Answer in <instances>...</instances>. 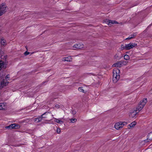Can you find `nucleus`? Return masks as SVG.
I'll use <instances>...</instances> for the list:
<instances>
[{
  "instance_id": "25",
  "label": "nucleus",
  "mask_w": 152,
  "mask_h": 152,
  "mask_svg": "<svg viewBox=\"0 0 152 152\" xmlns=\"http://www.w3.org/2000/svg\"><path fill=\"white\" fill-rule=\"evenodd\" d=\"M134 34H133V35H132L129 36V37L126 39H131L132 38L134 37Z\"/></svg>"
},
{
  "instance_id": "30",
  "label": "nucleus",
  "mask_w": 152,
  "mask_h": 152,
  "mask_svg": "<svg viewBox=\"0 0 152 152\" xmlns=\"http://www.w3.org/2000/svg\"><path fill=\"white\" fill-rule=\"evenodd\" d=\"M117 64H116V63H114V64H113L112 66L113 67H117Z\"/></svg>"
},
{
  "instance_id": "24",
  "label": "nucleus",
  "mask_w": 152,
  "mask_h": 152,
  "mask_svg": "<svg viewBox=\"0 0 152 152\" xmlns=\"http://www.w3.org/2000/svg\"><path fill=\"white\" fill-rule=\"evenodd\" d=\"M31 53V54H32V53H30L29 52H28L27 51H26L24 53V54L25 55V56H27L30 54Z\"/></svg>"
},
{
  "instance_id": "35",
  "label": "nucleus",
  "mask_w": 152,
  "mask_h": 152,
  "mask_svg": "<svg viewBox=\"0 0 152 152\" xmlns=\"http://www.w3.org/2000/svg\"><path fill=\"white\" fill-rule=\"evenodd\" d=\"M77 50H82V49H81V48H77Z\"/></svg>"
},
{
  "instance_id": "12",
  "label": "nucleus",
  "mask_w": 152,
  "mask_h": 152,
  "mask_svg": "<svg viewBox=\"0 0 152 152\" xmlns=\"http://www.w3.org/2000/svg\"><path fill=\"white\" fill-rule=\"evenodd\" d=\"M8 82H5V80H3L2 81H1V88H3L4 86H5L7 84H8Z\"/></svg>"
},
{
  "instance_id": "38",
  "label": "nucleus",
  "mask_w": 152,
  "mask_h": 152,
  "mask_svg": "<svg viewBox=\"0 0 152 152\" xmlns=\"http://www.w3.org/2000/svg\"><path fill=\"white\" fill-rule=\"evenodd\" d=\"M6 68V66H5L4 67L5 68Z\"/></svg>"
},
{
  "instance_id": "40",
  "label": "nucleus",
  "mask_w": 152,
  "mask_h": 152,
  "mask_svg": "<svg viewBox=\"0 0 152 152\" xmlns=\"http://www.w3.org/2000/svg\"><path fill=\"white\" fill-rule=\"evenodd\" d=\"M73 50H76V49H73Z\"/></svg>"
},
{
  "instance_id": "1",
  "label": "nucleus",
  "mask_w": 152,
  "mask_h": 152,
  "mask_svg": "<svg viewBox=\"0 0 152 152\" xmlns=\"http://www.w3.org/2000/svg\"><path fill=\"white\" fill-rule=\"evenodd\" d=\"M147 102V98H144L143 100L141 101L139 104V105L136 108L135 110H134L133 112H131L129 115V116L132 118L134 117L137 113V111H140L145 105Z\"/></svg>"
},
{
  "instance_id": "34",
  "label": "nucleus",
  "mask_w": 152,
  "mask_h": 152,
  "mask_svg": "<svg viewBox=\"0 0 152 152\" xmlns=\"http://www.w3.org/2000/svg\"><path fill=\"white\" fill-rule=\"evenodd\" d=\"M45 113H46V114L44 115L43 116V117H45V118H46L47 117V115H46L47 114V112H46Z\"/></svg>"
},
{
  "instance_id": "10",
  "label": "nucleus",
  "mask_w": 152,
  "mask_h": 152,
  "mask_svg": "<svg viewBox=\"0 0 152 152\" xmlns=\"http://www.w3.org/2000/svg\"><path fill=\"white\" fill-rule=\"evenodd\" d=\"M149 140H152V132L149 133L147 136V138L146 140H144L145 142H148Z\"/></svg>"
},
{
  "instance_id": "20",
  "label": "nucleus",
  "mask_w": 152,
  "mask_h": 152,
  "mask_svg": "<svg viewBox=\"0 0 152 152\" xmlns=\"http://www.w3.org/2000/svg\"><path fill=\"white\" fill-rule=\"evenodd\" d=\"M124 58L125 60H127L129 59V56L127 55H125L124 56Z\"/></svg>"
},
{
  "instance_id": "5",
  "label": "nucleus",
  "mask_w": 152,
  "mask_h": 152,
  "mask_svg": "<svg viewBox=\"0 0 152 152\" xmlns=\"http://www.w3.org/2000/svg\"><path fill=\"white\" fill-rule=\"evenodd\" d=\"M6 105V103H0V110H5L7 108Z\"/></svg>"
},
{
  "instance_id": "33",
  "label": "nucleus",
  "mask_w": 152,
  "mask_h": 152,
  "mask_svg": "<svg viewBox=\"0 0 152 152\" xmlns=\"http://www.w3.org/2000/svg\"><path fill=\"white\" fill-rule=\"evenodd\" d=\"M88 74L89 75H92L94 76L95 75V74L92 73H88Z\"/></svg>"
},
{
  "instance_id": "28",
  "label": "nucleus",
  "mask_w": 152,
  "mask_h": 152,
  "mask_svg": "<svg viewBox=\"0 0 152 152\" xmlns=\"http://www.w3.org/2000/svg\"><path fill=\"white\" fill-rule=\"evenodd\" d=\"M10 78V77L9 75L6 76L5 79L7 80H8Z\"/></svg>"
},
{
  "instance_id": "3",
  "label": "nucleus",
  "mask_w": 152,
  "mask_h": 152,
  "mask_svg": "<svg viewBox=\"0 0 152 152\" xmlns=\"http://www.w3.org/2000/svg\"><path fill=\"white\" fill-rule=\"evenodd\" d=\"M7 6L2 4H0V16L3 15L7 11Z\"/></svg>"
},
{
  "instance_id": "13",
  "label": "nucleus",
  "mask_w": 152,
  "mask_h": 152,
  "mask_svg": "<svg viewBox=\"0 0 152 152\" xmlns=\"http://www.w3.org/2000/svg\"><path fill=\"white\" fill-rule=\"evenodd\" d=\"M120 123L121 122H119L115 124L114 127L116 129L118 130L121 128L120 125Z\"/></svg>"
},
{
  "instance_id": "14",
  "label": "nucleus",
  "mask_w": 152,
  "mask_h": 152,
  "mask_svg": "<svg viewBox=\"0 0 152 152\" xmlns=\"http://www.w3.org/2000/svg\"><path fill=\"white\" fill-rule=\"evenodd\" d=\"M83 45L82 43L75 44L73 46V48H77V47H80L82 46L81 48H84L83 47Z\"/></svg>"
},
{
  "instance_id": "39",
  "label": "nucleus",
  "mask_w": 152,
  "mask_h": 152,
  "mask_svg": "<svg viewBox=\"0 0 152 152\" xmlns=\"http://www.w3.org/2000/svg\"><path fill=\"white\" fill-rule=\"evenodd\" d=\"M134 36L136 35V34H134Z\"/></svg>"
},
{
  "instance_id": "36",
  "label": "nucleus",
  "mask_w": 152,
  "mask_h": 152,
  "mask_svg": "<svg viewBox=\"0 0 152 152\" xmlns=\"http://www.w3.org/2000/svg\"><path fill=\"white\" fill-rule=\"evenodd\" d=\"M121 48H124V46L123 45H121Z\"/></svg>"
},
{
  "instance_id": "11",
  "label": "nucleus",
  "mask_w": 152,
  "mask_h": 152,
  "mask_svg": "<svg viewBox=\"0 0 152 152\" xmlns=\"http://www.w3.org/2000/svg\"><path fill=\"white\" fill-rule=\"evenodd\" d=\"M72 58L71 56H69L67 57L63 58H62V61H72Z\"/></svg>"
},
{
  "instance_id": "4",
  "label": "nucleus",
  "mask_w": 152,
  "mask_h": 152,
  "mask_svg": "<svg viewBox=\"0 0 152 152\" xmlns=\"http://www.w3.org/2000/svg\"><path fill=\"white\" fill-rule=\"evenodd\" d=\"M4 58L5 59L4 60V61H0V71L1 70V69L4 67V64H7V62H6V58L7 56H4Z\"/></svg>"
},
{
  "instance_id": "19",
  "label": "nucleus",
  "mask_w": 152,
  "mask_h": 152,
  "mask_svg": "<svg viewBox=\"0 0 152 152\" xmlns=\"http://www.w3.org/2000/svg\"><path fill=\"white\" fill-rule=\"evenodd\" d=\"M136 124V123L134 121L132 123L130 124L129 125V126H130V127H132L134 126H135Z\"/></svg>"
},
{
  "instance_id": "2",
  "label": "nucleus",
  "mask_w": 152,
  "mask_h": 152,
  "mask_svg": "<svg viewBox=\"0 0 152 152\" xmlns=\"http://www.w3.org/2000/svg\"><path fill=\"white\" fill-rule=\"evenodd\" d=\"M118 72H120V70L118 69L116 71H113V81H115V82H116L117 80H119L120 77V76L119 74L117 73V71Z\"/></svg>"
},
{
  "instance_id": "7",
  "label": "nucleus",
  "mask_w": 152,
  "mask_h": 152,
  "mask_svg": "<svg viewBox=\"0 0 152 152\" xmlns=\"http://www.w3.org/2000/svg\"><path fill=\"white\" fill-rule=\"evenodd\" d=\"M46 113H45L42 115L41 116H39L38 117L35 118V121H36L37 122H39L41 121L43 118H45V117H43V116Z\"/></svg>"
},
{
  "instance_id": "17",
  "label": "nucleus",
  "mask_w": 152,
  "mask_h": 152,
  "mask_svg": "<svg viewBox=\"0 0 152 152\" xmlns=\"http://www.w3.org/2000/svg\"><path fill=\"white\" fill-rule=\"evenodd\" d=\"M120 126L121 128H122L123 126L125 125H126L127 124V122H120Z\"/></svg>"
},
{
  "instance_id": "16",
  "label": "nucleus",
  "mask_w": 152,
  "mask_h": 152,
  "mask_svg": "<svg viewBox=\"0 0 152 152\" xmlns=\"http://www.w3.org/2000/svg\"><path fill=\"white\" fill-rule=\"evenodd\" d=\"M117 64V67H121L122 66V65H121V61H118L116 62Z\"/></svg>"
},
{
  "instance_id": "8",
  "label": "nucleus",
  "mask_w": 152,
  "mask_h": 152,
  "mask_svg": "<svg viewBox=\"0 0 152 152\" xmlns=\"http://www.w3.org/2000/svg\"><path fill=\"white\" fill-rule=\"evenodd\" d=\"M6 44L7 43L5 40L3 38H1L0 39V47H5Z\"/></svg>"
},
{
  "instance_id": "18",
  "label": "nucleus",
  "mask_w": 152,
  "mask_h": 152,
  "mask_svg": "<svg viewBox=\"0 0 152 152\" xmlns=\"http://www.w3.org/2000/svg\"><path fill=\"white\" fill-rule=\"evenodd\" d=\"M55 121L57 123L60 124H62L64 123L63 121H62L61 120H60L58 119L55 118Z\"/></svg>"
},
{
  "instance_id": "21",
  "label": "nucleus",
  "mask_w": 152,
  "mask_h": 152,
  "mask_svg": "<svg viewBox=\"0 0 152 152\" xmlns=\"http://www.w3.org/2000/svg\"><path fill=\"white\" fill-rule=\"evenodd\" d=\"M78 90L79 91L82 92L83 93L84 92V90L83 89V87H80L78 88Z\"/></svg>"
},
{
  "instance_id": "9",
  "label": "nucleus",
  "mask_w": 152,
  "mask_h": 152,
  "mask_svg": "<svg viewBox=\"0 0 152 152\" xmlns=\"http://www.w3.org/2000/svg\"><path fill=\"white\" fill-rule=\"evenodd\" d=\"M137 46V44L130 43L127 44H126L124 46V48H134Z\"/></svg>"
},
{
  "instance_id": "27",
  "label": "nucleus",
  "mask_w": 152,
  "mask_h": 152,
  "mask_svg": "<svg viewBox=\"0 0 152 152\" xmlns=\"http://www.w3.org/2000/svg\"><path fill=\"white\" fill-rule=\"evenodd\" d=\"M20 126L19 125L15 124V129H18L20 128Z\"/></svg>"
},
{
  "instance_id": "37",
  "label": "nucleus",
  "mask_w": 152,
  "mask_h": 152,
  "mask_svg": "<svg viewBox=\"0 0 152 152\" xmlns=\"http://www.w3.org/2000/svg\"><path fill=\"white\" fill-rule=\"evenodd\" d=\"M151 25H149V26H148V27L149 26H150Z\"/></svg>"
},
{
  "instance_id": "29",
  "label": "nucleus",
  "mask_w": 152,
  "mask_h": 152,
  "mask_svg": "<svg viewBox=\"0 0 152 152\" xmlns=\"http://www.w3.org/2000/svg\"><path fill=\"white\" fill-rule=\"evenodd\" d=\"M57 132L58 134H60L61 132L60 129H57Z\"/></svg>"
},
{
  "instance_id": "23",
  "label": "nucleus",
  "mask_w": 152,
  "mask_h": 152,
  "mask_svg": "<svg viewBox=\"0 0 152 152\" xmlns=\"http://www.w3.org/2000/svg\"><path fill=\"white\" fill-rule=\"evenodd\" d=\"M70 121H71V122H72V123H74L77 121V119L75 118L71 119L70 120Z\"/></svg>"
},
{
  "instance_id": "32",
  "label": "nucleus",
  "mask_w": 152,
  "mask_h": 152,
  "mask_svg": "<svg viewBox=\"0 0 152 152\" xmlns=\"http://www.w3.org/2000/svg\"><path fill=\"white\" fill-rule=\"evenodd\" d=\"M121 49L122 48V50H123L124 49H125L126 50H129L131 49V48H121Z\"/></svg>"
},
{
  "instance_id": "31",
  "label": "nucleus",
  "mask_w": 152,
  "mask_h": 152,
  "mask_svg": "<svg viewBox=\"0 0 152 152\" xmlns=\"http://www.w3.org/2000/svg\"><path fill=\"white\" fill-rule=\"evenodd\" d=\"M55 107L58 108H59L60 107V106L58 104H56L55 105Z\"/></svg>"
},
{
  "instance_id": "15",
  "label": "nucleus",
  "mask_w": 152,
  "mask_h": 152,
  "mask_svg": "<svg viewBox=\"0 0 152 152\" xmlns=\"http://www.w3.org/2000/svg\"><path fill=\"white\" fill-rule=\"evenodd\" d=\"M15 124H12L9 126H7L6 127L7 128H10V129H14L15 128Z\"/></svg>"
},
{
  "instance_id": "26",
  "label": "nucleus",
  "mask_w": 152,
  "mask_h": 152,
  "mask_svg": "<svg viewBox=\"0 0 152 152\" xmlns=\"http://www.w3.org/2000/svg\"><path fill=\"white\" fill-rule=\"evenodd\" d=\"M71 112L73 115H75L76 113V111L74 110H72Z\"/></svg>"
},
{
  "instance_id": "6",
  "label": "nucleus",
  "mask_w": 152,
  "mask_h": 152,
  "mask_svg": "<svg viewBox=\"0 0 152 152\" xmlns=\"http://www.w3.org/2000/svg\"><path fill=\"white\" fill-rule=\"evenodd\" d=\"M105 22L107 23L108 25H111L112 24L118 23V22L115 20L112 21L108 19H106Z\"/></svg>"
},
{
  "instance_id": "22",
  "label": "nucleus",
  "mask_w": 152,
  "mask_h": 152,
  "mask_svg": "<svg viewBox=\"0 0 152 152\" xmlns=\"http://www.w3.org/2000/svg\"><path fill=\"white\" fill-rule=\"evenodd\" d=\"M121 61L122 62L121 65L122 66V65H126L128 63V62L126 61Z\"/></svg>"
}]
</instances>
